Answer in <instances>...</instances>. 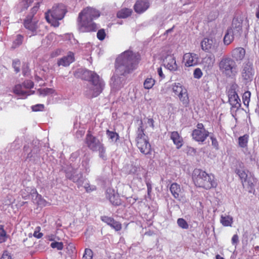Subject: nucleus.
Listing matches in <instances>:
<instances>
[{
  "label": "nucleus",
  "instance_id": "nucleus-37",
  "mask_svg": "<svg viewBox=\"0 0 259 259\" xmlns=\"http://www.w3.org/2000/svg\"><path fill=\"white\" fill-rule=\"evenodd\" d=\"M177 224L178 226L183 229H189V224L187 221L183 218H179L177 220Z\"/></svg>",
  "mask_w": 259,
  "mask_h": 259
},
{
  "label": "nucleus",
  "instance_id": "nucleus-32",
  "mask_svg": "<svg viewBox=\"0 0 259 259\" xmlns=\"http://www.w3.org/2000/svg\"><path fill=\"white\" fill-rule=\"evenodd\" d=\"M186 89L179 82H175L172 85V90L175 95L177 96Z\"/></svg>",
  "mask_w": 259,
  "mask_h": 259
},
{
  "label": "nucleus",
  "instance_id": "nucleus-6",
  "mask_svg": "<svg viewBox=\"0 0 259 259\" xmlns=\"http://www.w3.org/2000/svg\"><path fill=\"white\" fill-rule=\"evenodd\" d=\"M84 143L92 152L98 151L100 158L104 160L106 159V148L104 144L94 136L90 130L88 131L84 139Z\"/></svg>",
  "mask_w": 259,
  "mask_h": 259
},
{
  "label": "nucleus",
  "instance_id": "nucleus-62",
  "mask_svg": "<svg viewBox=\"0 0 259 259\" xmlns=\"http://www.w3.org/2000/svg\"><path fill=\"white\" fill-rule=\"evenodd\" d=\"M37 193H38L36 191H35V194H36L35 200H36V201L40 200V199L38 197H37Z\"/></svg>",
  "mask_w": 259,
  "mask_h": 259
},
{
  "label": "nucleus",
  "instance_id": "nucleus-21",
  "mask_svg": "<svg viewBox=\"0 0 259 259\" xmlns=\"http://www.w3.org/2000/svg\"><path fill=\"white\" fill-rule=\"evenodd\" d=\"M149 7V3L147 0H138L134 5V10L138 13H142Z\"/></svg>",
  "mask_w": 259,
  "mask_h": 259
},
{
  "label": "nucleus",
  "instance_id": "nucleus-1",
  "mask_svg": "<svg viewBox=\"0 0 259 259\" xmlns=\"http://www.w3.org/2000/svg\"><path fill=\"white\" fill-rule=\"evenodd\" d=\"M141 60L139 53L127 50L121 53L116 59V72L119 75H125L136 69Z\"/></svg>",
  "mask_w": 259,
  "mask_h": 259
},
{
  "label": "nucleus",
  "instance_id": "nucleus-35",
  "mask_svg": "<svg viewBox=\"0 0 259 259\" xmlns=\"http://www.w3.org/2000/svg\"><path fill=\"white\" fill-rule=\"evenodd\" d=\"M155 82V80L154 78L147 77L144 82V88L147 90L151 89L154 85Z\"/></svg>",
  "mask_w": 259,
  "mask_h": 259
},
{
  "label": "nucleus",
  "instance_id": "nucleus-60",
  "mask_svg": "<svg viewBox=\"0 0 259 259\" xmlns=\"http://www.w3.org/2000/svg\"><path fill=\"white\" fill-rule=\"evenodd\" d=\"M38 8V7H34L32 9V11L33 12H35L37 10Z\"/></svg>",
  "mask_w": 259,
  "mask_h": 259
},
{
  "label": "nucleus",
  "instance_id": "nucleus-31",
  "mask_svg": "<svg viewBox=\"0 0 259 259\" xmlns=\"http://www.w3.org/2000/svg\"><path fill=\"white\" fill-rule=\"evenodd\" d=\"M231 29H228L224 37V42L226 45H230L234 40V36Z\"/></svg>",
  "mask_w": 259,
  "mask_h": 259
},
{
  "label": "nucleus",
  "instance_id": "nucleus-46",
  "mask_svg": "<svg viewBox=\"0 0 259 259\" xmlns=\"http://www.w3.org/2000/svg\"><path fill=\"white\" fill-rule=\"evenodd\" d=\"M22 85L25 89H31L33 88L34 83L33 81L30 80H27L24 81Z\"/></svg>",
  "mask_w": 259,
  "mask_h": 259
},
{
  "label": "nucleus",
  "instance_id": "nucleus-61",
  "mask_svg": "<svg viewBox=\"0 0 259 259\" xmlns=\"http://www.w3.org/2000/svg\"><path fill=\"white\" fill-rule=\"evenodd\" d=\"M216 259H224V257H222L219 254H217L215 256Z\"/></svg>",
  "mask_w": 259,
  "mask_h": 259
},
{
  "label": "nucleus",
  "instance_id": "nucleus-20",
  "mask_svg": "<svg viewBox=\"0 0 259 259\" xmlns=\"http://www.w3.org/2000/svg\"><path fill=\"white\" fill-rule=\"evenodd\" d=\"M215 59L213 56H206L203 58L201 62V65L203 69L206 71L210 70L214 65Z\"/></svg>",
  "mask_w": 259,
  "mask_h": 259
},
{
  "label": "nucleus",
  "instance_id": "nucleus-44",
  "mask_svg": "<svg viewBox=\"0 0 259 259\" xmlns=\"http://www.w3.org/2000/svg\"><path fill=\"white\" fill-rule=\"evenodd\" d=\"M37 197H38L40 199V200L37 201V202H36L38 205L44 207L47 206L49 203L42 197L41 195L39 194L38 193H37Z\"/></svg>",
  "mask_w": 259,
  "mask_h": 259
},
{
  "label": "nucleus",
  "instance_id": "nucleus-59",
  "mask_svg": "<svg viewBox=\"0 0 259 259\" xmlns=\"http://www.w3.org/2000/svg\"><path fill=\"white\" fill-rule=\"evenodd\" d=\"M255 16L257 19H259V6L256 9Z\"/></svg>",
  "mask_w": 259,
  "mask_h": 259
},
{
  "label": "nucleus",
  "instance_id": "nucleus-47",
  "mask_svg": "<svg viewBox=\"0 0 259 259\" xmlns=\"http://www.w3.org/2000/svg\"><path fill=\"white\" fill-rule=\"evenodd\" d=\"M41 228L39 226L37 227L33 233V236L37 239L41 238L43 236V233H41Z\"/></svg>",
  "mask_w": 259,
  "mask_h": 259
},
{
  "label": "nucleus",
  "instance_id": "nucleus-26",
  "mask_svg": "<svg viewBox=\"0 0 259 259\" xmlns=\"http://www.w3.org/2000/svg\"><path fill=\"white\" fill-rule=\"evenodd\" d=\"M182 105L187 107L189 106L190 100L187 89L185 90L181 93L177 95Z\"/></svg>",
  "mask_w": 259,
  "mask_h": 259
},
{
  "label": "nucleus",
  "instance_id": "nucleus-13",
  "mask_svg": "<svg viewBox=\"0 0 259 259\" xmlns=\"http://www.w3.org/2000/svg\"><path fill=\"white\" fill-rule=\"evenodd\" d=\"M101 220L116 231H120L122 229V224L121 223L115 220L112 217L104 215L101 217Z\"/></svg>",
  "mask_w": 259,
  "mask_h": 259
},
{
  "label": "nucleus",
  "instance_id": "nucleus-40",
  "mask_svg": "<svg viewBox=\"0 0 259 259\" xmlns=\"http://www.w3.org/2000/svg\"><path fill=\"white\" fill-rule=\"evenodd\" d=\"M235 172L239 176L241 182L245 180V179H246V177L248 176L245 171L243 169L237 168L235 169Z\"/></svg>",
  "mask_w": 259,
  "mask_h": 259
},
{
  "label": "nucleus",
  "instance_id": "nucleus-52",
  "mask_svg": "<svg viewBox=\"0 0 259 259\" xmlns=\"http://www.w3.org/2000/svg\"><path fill=\"white\" fill-rule=\"evenodd\" d=\"M33 2V0H23V6L24 10H26Z\"/></svg>",
  "mask_w": 259,
  "mask_h": 259
},
{
  "label": "nucleus",
  "instance_id": "nucleus-38",
  "mask_svg": "<svg viewBox=\"0 0 259 259\" xmlns=\"http://www.w3.org/2000/svg\"><path fill=\"white\" fill-rule=\"evenodd\" d=\"M8 237L6 231L4 229V225H0V243L6 241Z\"/></svg>",
  "mask_w": 259,
  "mask_h": 259
},
{
  "label": "nucleus",
  "instance_id": "nucleus-14",
  "mask_svg": "<svg viewBox=\"0 0 259 259\" xmlns=\"http://www.w3.org/2000/svg\"><path fill=\"white\" fill-rule=\"evenodd\" d=\"M252 63L248 62L244 64L241 75L242 78L246 80H251L253 76Z\"/></svg>",
  "mask_w": 259,
  "mask_h": 259
},
{
  "label": "nucleus",
  "instance_id": "nucleus-3",
  "mask_svg": "<svg viewBox=\"0 0 259 259\" xmlns=\"http://www.w3.org/2000/svg\"><path fill=\"white\" fill-rule=\"evenodd\" d=\"M192 180L196 187L205 190L215 188L218 186L214 175L208 174L201 169H195L193 171Z\"/></svg>",
  "mask_w": 259,
  "mask_h": 259
},
{
  "label": "nucleus",
  "instance_id": "nucleus-7",
  "mask_svg": "<svg viewBox=\"0 0 259 259\" xmlns=\"http://www.w3.org/2000/svg\"><path fill=\"white\" fill-rule=\"evenodd\" d=\"M218 66L220 72L227 77L234 76L238 72L235 60L229 57H223L219 62Z\"/></svg>",
  "mask_w": 259,
  "mask_h": 259
},
{
  "label": "nucleus",
  "instance_id": "nucleus-11",
  "mask_svg": "<svg viewBox=\"0 0 259 259\" xmlns=\"http://www.w3.org/2000/svg\"><path fill=\"white\" fill-rule=\"evenodd\" d=\"M106 197L114 206H119L121 204L122 201L119 195L113 189H107Z\"/></svg>",
  "mask_w": 259,
  "mask_h": 259
},
{
  "label": "nucleus",
  "instance_id": "nucleus-63",
  "mask_svg": "<svg viewBox=\"0 0 259 259\" xmlns=\"http://www.w3.org/2000/svg\"><path fill=\"white\" fill-rule=\"evenodd\" d=\"M249 27V25L248 24V25H247V29H248Z\"/></svg>",
  "mask_w": 259,
  "mask_h": 259
},
{
  "label": "nucleus",
  "instance_id": "nucleus-50",
  "mask_svg": "<svg viewBox=\"0 0 259 259\" xmlns=\"http://www.w3.org/2000/svg\"><path fill=\"white\" fill-rule=\"evenodd\" d=\"M193 75L195 78L199 79L201 78L202 76L201 70L199 68H196L194 71Z\"/></svg>",
  "mask_w": 259,
  "mask_h": 259
},
{
  "label": "nucleus",
  "instance_id": "nucleus-54",
  "mask_svg": "<svg viewBox=\"0 0 259 259\" xmlns=\"http://www.w3.org/2000/svg\"><path fill=\"white\" fill-rule=\"evenodd\" d=\"M1 259H12V258L11 254L6 251L4 252Z\"/></svg>",
  "mask_w": 259,
  "mask_h": 259
},
{
  "label": "nucleus",
  "instance_id": "nucleus-29",
  "mask_svg": "<svg viewBox=\"0 0 259 259\" xmlns=\"http://www.w3.org/2000/svg\"><path fill=\"white\" fill-rule=\"evenodd\" d=\"M132 10L128 8H123L117 13V17L119 18H126L131 15Z\"/></svg>",
  "mask_w": 259,
  "mask_h": 259
},
{
  "label": "nucleus",
  "instance_id": "nucleus-56",
  "mask_svg": "<svg viewBox=\"0 0 259 259\" xmlns=\"http://www.w3.org/2000/svg\"><path fill=\"white\" fill-rule=\"evenodd\" d=\"M146 186L147 187V193L148 195H150V194L152 191V185L149 182L146 183Z\"/></svg>",
  "mask_w": 259,
  "mask_h": 259
},
{
  "label": "nucleus",
  "instance_id": "nucleus-53",
  "mask_svg": "<svg viewBox=\"0 0 259 259\" xmlns=\"http://www.w3.org/2000/svg\"><path fill=\"white\" fill-rule=\"evenodd\" d=\"M84 188L85 189V190L87 192H90L91 191H93L96 189L95 186H91L89 184H87L84 186Z\"/></svg>",
  "mask_w": 259,
  "mask_h": 259
},
{
  "label": "nucleus",
  "instance_id": "nucleus-15",
  "mask_svg": "<svg viewBox=\"0 0 259 259\" xmlns=\"http://www.w3.org/2000/svg\"><path fill=\"white\" fill-rule=\"evenodd\" d=\"M33 15H28L24 20L23 25L24 27L30 31L34 34L37 28V22L33 20Z\"/></svg>",
  "mask_w": 259,
  "mask_h": 259
},
{
  "label": "nucleus",
  "instance_id": "nucleus-48",
  "mask_svg": "<svg viewBox=\"0 0 259 259\" xmlns=\"http://www.w3.org/2000/svg\"><path fill=\"white\" fill-rule=\"evenodd\" d=\"M51 246L53 248H56L58 250H62L63 248V244L61 242H55L51 243Z\"/></svg>",
  "mask_w": 259,
  "mask_h": 259
},
{
  "label": "nucleus",
  "instance_id": "nucleus-2",
  "mask_svg": "<svg viewBox=\"0 0 259 259\" xmlns=\"http://www.w3.org/2000/svg\"><path fill=\"white\" fill-rule=\"evenodd\" d=\"M100 13L95 9L87 7L82 10L77 18L78 26L82 32L96 31L98 28L93 20L100 16Z\"/></svg>",
  "mask_w": 259,
  "mask_h": 259
},
{
  "label": "nucleus",
  "instance_id": "nucleus-17",
  "mask_svg": "<svg viewBox=\"0 0 259 259\" xmlns=\"http://www.w3.org/2000/svg\"><path fill=\"white\" fill-rule=\"evenodd\" d=\"M229 102L232 108L238 109L241 107V101L235 91H232L229 95Z\"/></svg>",
  "mask_w": 259,
  "mask_h": 259
},
{
  "label": "nucleus",
  "instance_id": "nucleus-22",
  "mask_svg": "<svg viewBox=\"0 0 259 259\" xmlns=\"http://www.w3.org/2000/svg\"><path fill=\"white\" fill-rule=\"evenodd\" d=\"M170 192L172 196L177 199H180V196L182 193V188L180 185L177 183H172L169 187Z\"/></svg>",
  "mask_w": 259,
  "mask_h": 259
},
{
  "label": "nucleus",
  "instance_id": "nucleus-28",
  "mask_svg": "<svg viewBox=\"0 0 259 259\" xmlns=\"http://www.w3.org/2000/svg\"><path fill=\"white\" fill-rule=\"evenodd\" d=\"M93 87L91 89L92 92V98L96 97L102 92L104 87V83H98L92 84Z\"/></svg>",
  "mask_w": 259,
  "mask_h": 259
},
{
  "label": "nucleus",
  "instance_id": "nucleus-30",
  "mask_svg": "<svg viewBox=\"0 0 259 259\" xmlns=\"http://www.w3.org/2000/svg\"><path fill=\"white\" fill-rule=\"evenodd\" d=\"M86 73L90 76V81L92 84L103 83V82L100 79L99 76L97 73L89 71H87Z\"/></svg>",
  "mask_w": 259,
  "mask_h": 259
},
{
  "label": "nucleus",
  "instance_id": "nucleus-23",
  "mask_svg": "<svg viewBox=\"0 0 259 259\" xmlns=\"http://www.w3.org/2000/svg\"><path fill=\"white\" fill-rule=\"evenodd\" d=\"M165 66L170 71H176L178 69V65L175 58L172 56H167L164 61Z\"/></svg>",
  "mask_w": 259,
  "mask_h": 259
},
{
  "label": "nucleus",
  "instance_id": "nucleus-41",
  "mask_svg": "<svg viewBox=\"0 0 259 259\" xmlns=\"http://www.w3.org/2000/svg\"><path fill=\"white\" fill-rule=\"evenodd\" d=\"M12 66L14 68L16 73H18L20 70L21 62L18 59H15L13 61Z\"/></svg>",
  "mask_w": 259,
  "mask_h": 259
},
{
  "label": "nucleus",
  "instance_id": "nucleus-33",
  "mask_svg": "<svg viewBox=\"0 0 259 259\" xmlns=\"http://www.w3.org/2000/svg\"><path fill=\"white\" fill-rule=\"evenodd\" d=\"M221 223L225 227L231 226L233 223V218L230 215H222L220 220Z\"/></svg>",
  "mask_w": 259,
  "mask_h": 259
},
{
  "label": "nucleus",
  "instance_id": "nucleus-42",
  "mask_svg": "<svg viewBox=\"0 0 259 259\" xmlns=\"http://www.w3.org/2000/svg\"><path fill=\"white\" fill-rule=\"evenodd\" d=\"M24 37L21 34H18L16 36V38L13 42V45L16 47L20 46L23 41Z\"/></svg>",
  "mask_w": 259,
  "mask_h": 259
},
{
  "label": "nucleus",
  "instance_id": "nucleus-25",
  "mask_svg": "<svg viewBox=\"0 0 259 259\" xmlns=\"http://www.w3.org/2000/svg\"><path fill=\"white\" fill-rule=\"evenodd\" d=\"M23 88L22 84H17L13 88V93L17 95L21 96H27L32 94L30 91L24 90Z\"/></svg>",
  "mask_w": 259,
  "mask_h": 259
},
{
  "label": "nucleus",
  "instance_id": "nucleus-43",
  "mask_svg": "<svg viewBox=\"0 0 259 259\" xmlns=\"http://www.w3.org/2000/svg\"><path fill=\"white\" fill-rule=\"evenodd\" d=\"M93 256V251L89 248H85L82 256L83 259H92Z\"/></svg>",
  "mask_w": 259,
  "mask_h": 259
},
{
  "label": "nucleus",
  "instance_id": "nucleus-34",
  "mask_svg": "<svg viewBox=\"0 0 259 259\" xmlns=\"http://www.w3.org/2000/svg\"><path fill=\"white\" fill-rule=\"evenodd\" d=\"M106 133L108 139L112 141L117 142L119 139V134L115 132L111 131L109 130H107Z\"/></svg>",
  "mask_w": 259,
  "mask_h": 259
},
{
  "label": "nucleus",
  "instance_id": "nucleus-36",
  "mask_svg": "<svg viewBox=\"0 0 259 259\" xmlns=\"http://www.w3.org/2000/svg\"><path fill=\"white\" fill-rule=\"evenodd\" d=\"M251 93L249 91L245 92L242 95V101L244 105L248 107L250 101Z\"/></svg>",
  "mask_w": 259,
  "mask_h": 259
},
{
  "label": "nucleus",
  "instance_id": "nucleus-24",
  "mask_svg": "<svg viewBox=\"0 0 259 259\" xmlns=\"http://www.w3.org/2000/svg\"><path fill=\"white\" fill-rule=\"evenodd\" d=\"M249 140V135L244 134L240 136L238 139V146L242 149L247 150L248 149V142Z\"/></svg>",
  "mask_w": 259,
  "mask_h": 259
},
{
  "label": "nucleus",
  "instance_id": "nucleus-27",
  "mask_svg": "<svg viewBox=\"0 0 259 259\" xmlns=\"http://www.w3.org/2000/svg\"><path fill=\"white\" fill-rule=\"evenodd\" d=\"M254 179L253 177L248 176L241 182L243 187L248 189L249 192H251V190L253 189L254 186Z\"/></svg>",
  "mask_w": 259,
  "mask_h": 259
},
{
  "label": "nucleus",
  "instance_id": "nucleus-4",
  "mask_svg": "<svg viewBox=\"0 0 259 259\" xmlns=\"http://www.w3.org/2000/svg\"><path fill=\"white\" fill-rule=\"evenodd\" d=\"M143 123L140 120V124L136 131V145L141 153L145 155L150 154L152 152L151 145L148 136L144 133Z\"/></svg>",
  "mask_w": 259,
  "mask_h": 259
},
{
  "label": "nucleus",
  "instance_id": "nucleus-49",
  "mask_svg": "<svg viewBox=\"0 0 259 259\" xmlns=\"http://www.w3.org/2000/svg\"><path fill=\"white\" fill-rule=\"evenodd\" d=\"M31 108L33 111H41L44 110L45 106L44 104H39L32 106Z\"/></svg>",
  "mask_w": 259,
  "mask_h": 259
},
{
  "label": "nucleus",
  "instance_id": "nucleus-8",
  "mask_svg": "<svg viewBox=\"0 0 259 259\" xmlns=\"http://www.w3.org/2000/svg\"><path fill=\"white\" fill-rule=\"evenodd\" d=\"M209 133L207 131L202 123H198L196 128L192 133L193 140L198 142L203 143L209 136Z\"/></svg>",
  "mask_w": 259,
  "mask_h": 259
},
{
  "label": "nucleus",
  "instance_id": "nucleus-9",
  "mask_svg": "<svg viewBox=\"0 0 259 259\" xmlns=\"http://www.w3.org/2000/svg\"><path fill=\"white\" fill-rule=\"evenodd\" d=\"M202 49L206 52L215 53L218 51L219 44L212 39L204 38L201 42Z\"/></svg>",
  "mask_w": 259,
  "mask_h": 259
},
{
  "label": "nucleus",
  "instance_id": "nucleus-16",
  "mask_svg": "<svg viewBox=\"0 0 259 259\" xmlns=\"http://www.w3.org/2000/svg\"><path fill=\"white\" fill-rule=\"evenodd\" d=\"M75 61L74 54L72 52H69L67 56L58 60L57 65L58 66H68L71 63Z\"/></svg>",
  "mask_w": 259,
  "mask_h": 259
},
{
  "label": "nucleus",
  "instance_id": "nucleus-39",
  "mask_svg": "<svg viewBox=\"0 0 259 259\" xmlns=\"http://www.w3.org/2000/svg\"><path fill=\"white\" fill-rule=\"evenodd\" d=\"M38 92H39V95L45 96L54 94L55 93V90L53 89L47 88L43 89H39Z\"/></svg>",
  "mask_w": 259,
  "mask_h": 259
},
{
  "label": "nucleus",
  "instance_id": "nucleus-58",
  "mask_svg": "<svg viewBox=\"0 0 259 259\" xmlns=\"http://www.w3.org/2000/svg\"><path fill=\"white\" fill-rule=\"evenodd\" d=\"M154 120L152 119V118H148L147 119V123L149 124V125L152 127V128H154Z\"/></svg>",
  "mask_w": 259,
  "mask_h": 259
},
{
  "label": "nucleus",
  "instance_id": "nucleus-45",
  "mask_svg": "<svg viewBox=\"0 0 259 259\" xmlns=\"http://www.w3.org/2000/svg\"><path fill=\"white\" fill-rule=\"evenodd\" d=\"M106 33L104 29H99L97 33V37L100 40H103L106 37Z\"/></svg>",
  "mask_w": 259,
  "mask_h": 259
},
{
  "label": "nucleus",
  "instance_id": "nucleus-5",
  "mask_svg": "<svg viewBox=\"0 0 259 259\" xmlns=\"http://www.w3.org/2000/svg\"><path fill=\"white\" fill-rule=\"evenodd\" d=\"M67 12L66 6L63 4H58L53 7L52 9L45 13L47 21L54 27H58L60 25L59 20H62Z\"/></svg>",
  "mask_w": 259,
  "mask_h": 259
},
{
  "label": "nucleus",
  "instance_id": "nucleus-51",
  "mask_svg": "<svg viewBox=\"0 0 259 259\" xmlns=\"http://www.w3.org/2000/svg\"><path fill=\"white\" fill-rule=\"evenodd\" d=\"M210 140L211 141V145H212V146L215 149H219V143H218L216 138L214 137L213 136H211L210 137Z\"/></svg>",
  "mask_w": 259,
  "mask_h": 259
},
{
  "label": "nucleus",
  "instance_id": "nucleus-19",
  "mask_svg": "<svg viewBox=\"0 0 259 259\" xmlns=\"http://www.w3.org/2000/svg\"><path fill=\"white\" fill-rule=\"evenodd\" d=\"M245 50L242 47H237L233 49L231 52V56L234 60L237 61H242L245 55Z\"/></svg>",
  "mask_w": 259,
  "mask_h": 259
},
{
  "label": "nucleus",
  "instance_id": "nucleus-57",
  "mask_svg": "<svg viewBox=\"0 0 259 259\" xmlns=\"http://www.w3.org/2000/svg\"><path fill=\"white\" fill-rule=\"evenodd\" d=\"M157 72H158V74L159 77L161 79H163V78H164L165 77V76H164V74L163 73L161 67L158 68V69H157Z\"/></svg>",
  "mask_w": 259,
  "mask_h": 259
},
{
  "label": "nucleus",
  "instance_id": "nucleus-55",
  "mask_svg": "<svg viewBox=\"0 0 259 259\" xmlns=\"http://www.w3.org/2000/svg\"><path fill=\"white\" fill-rule=\"evenodd\" d=\"M239 242L238 236L237 234H235L232 238V243L233 245L236 244Z\"/></svg>",
  "mask_w": 259,
  "mask_h": 259
},
{
  "label": "nucleus",
  "instance_id": "nucleus-18",
  "mask_svg": "<svg viewBox=\"0 0 259 259\" xmlns=\"http://www.w3.org/2000/svg\"><path fill=\"white\" fill-rule=\"evenodd\" d=\"M170 138L176 146L177 149H180L184 144V140L182 136L177 131L169 133Z\"/></svg>",
  "mask_w": 259,
  "mask_h": 259
},
{
  "label": "nucleus",
  "instance_id": "nucleus-12",
  "mask_svg": "<svg viewBox=\"0 0 259 259\" xmlns=\"http://www.w3.org/2000/svg\"><path fill=\"white\" fill-rule=\"evenodd\" d=\"M243 20L239 18H234L232 20L231 27L228 29H231L232 34L235 36H241L242 33Z\"/></svg>",
  "mask_w": 259,
  "mask_h": 259
},
{
  "label": "nucleus",
  "instance_id": "nucleus-10",
  "mask_svg": "<svg viewBox=\"0 0 259 259\" xmlns=\"http://www.w3.org/2000/svg\"><path fill=\"white\" fill-rule=\"evenodd\" d=\"M199 57L193 53H186L183 56V62L186 67L194 66L198 64Z\"/></svg>",
  "mask_w": 259,
  "mask_h": 259
}]
</instances>
